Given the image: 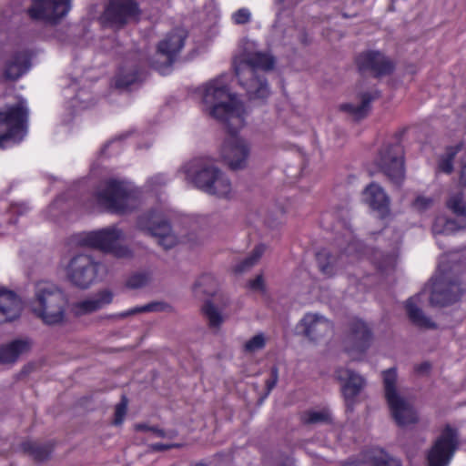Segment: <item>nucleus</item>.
<instances>
[{"mask_svg":"<svg viewBox=\"0 0 466 466\" xmlns=\"http://www.w3.org/2000/svg\"><path fill=\"white\" fill-rule=\"evenodd\" d=\"M202 102L204 111L223 123L229 132L220 148L221 157L231 169L245 168L250 156V145L235 133L245 125L246 109L238 96L230 92L228 76L221 75L207 82L202 86Z\"/></svg>","mask_w":466,"mask_h":466,"instance_id":"f257e3e1","label":"nucleus"},{"mask_svg":"<svg viewBox=\"0 0 466 466\" xmlns=\"http://www.w3.org/2000/svg\"><path fill=\"white\" fill-rule=\"evenodd\" d=\"M274 58L262 52L248 54L236 66V75L239 84L246 89L250 98H265L269 90L266 80L259 75L258 70L268 71L274 66Z\"/></svg>","mask_w":466,"mask_h":466,"instance_id":"f03ea898","label":"nucleus"},{"mask_svg":"<svg viewBox=\"0 0 466 466\" xmlns=\"http://www.w3.org/2000/svg\"><path fill=\"white\" fill-rule=\"evenodd\" d=\"M30 307L45 324L57 325L64 321L66 299L56 285L40 281L35 286V295Z\"/></svg>","mask_w":466,"mask_h":466,"instance_id":"7ed1b4c3","label":"nucleus"},{"mask_svg":"<svg viewBox=\"0 0 466 466\" xmlns=\"http://www.w3.org/2000/svg\"><path fill=\"white\" fill-rule=\"evenodd\" d=\"M183 170L186 178L207 194L218 198H228L232 191V185L228 177L213 164L195 159L187 164Z\"/></svg>","mask_w":466,"mask_h":466,"instance_id":"20e7f679","label":"nucleus"},{"mask_svg":"<svg viewBox=\"0 0 466 466\" xmlns=\"http://www.w3.org/2000/svg\"><path fill=\"white\" fill-rule=\"evenodd\" d=\"M27 121L28 108L23 98L0 109V148L19 143L26 133Z\"/></svg>","mask_w":466,"mask_h":466,"instance_id":"39448f33","label":"nucleus"},{"mask_svg":"<svg viewBox=\"0 0 466 466\" xmlns=\"http://www.w3.org/2000/svg\"><path fill=\"white\" fill-rule=\"evenodd\" d=\"M97 204L112 213H126L137 205L136 192L124 181L109 179L96 189Z\"/></svg>","mask_w":466,"mask_h":466,"instance_id":"423d86ee","label":"nucleus"},{"mask_svg":"<svg viewBox=\"0 0 466 466\" xmlns=\"http://www.w3.org/2000/svg\"><path fill=\"white\" fill-rule=\"evenodd\" d=\"M397 374L394 370L383 372L385 397L391 415L400 426L415 423L418 420L417 413L411 401L402 396L396 389Z\"/></svg>","mask_w":466,"mask_h":466,"instance_id":"0eeeda50","label":"nucleus"},{"mask_svg":"<svg viewBox=\"0 0 466 466\" xmlns=\"http://www.w3.org/2000/svg\"><path fill=\"white\" fill-rule=\"evenodd\" d=\"M123 238V232L115 226L99 230L90 231L84 235L81 243L86 247L112 253L117 258L131 257V250L119 246L118 241Z\"/></svg>","mask_w":466,"mask_h":466,"instance_id":"6e6552de","label":"nucleus"},{"mask_svg":"<svg viewBox=\"0 0 466 466\" xmlns=\"http://www.w3.org/2000/svg\"><path fill=\"white\" fill-rule=\"evenodd\" d=\"M187 37V30L181 27L175 28L168 33L158 43L156 57L150 62L151 66L162 75L167 74L175 60V56L184 47Z\"/></svg>","mask_w":466,"mask_h":466,"instance_id":"1a4fd4ad","label":"nucleus"},{"mask_svg":"<svg viewBox=\"0 0 466 466\" xmlns=\"http://www.w3.org/2000/svg\"><path fill=\"white\" fill-rule=\"evenodd\" d=\"M137 227L156 238L158 245L164 249H170L180 242V239L172 231L169 223L158 212L153 211L140 216Z\"/></svg>","mask_w":466,"mask_h":466,"instance_id":"9d476101","label":"nucleus"},{"mask_svg":"<svg viewBox=\"0 0 466 466\" xmlns=\"http://www.w3.org/2000/svg\"><path fill=\"white\" fill-rule=\"evenodd\" d=\"M139 9L134 0H108L100 17L105 26L118 30L137 20Z\"/></svg>","mask_w":466,"mask_h":466,"instance_id":"9b49d317","label":"nucleus"},{"mask_svg":"<svg viewBox=\"0 0 466 466\" xmlns=\"http://www.w3.org/2000/svg\"><path fill=\"white\" fill-rule=\"evenodd\" d=\"M376 163L394 185L400 186L404 181L403 149L399 144L384 145L379 152Z\"/></svg>","mask_w":466,"mask_h":466,"instance_id":"f8f14e48","label":"nucleus"},{"mask_svg":"<svg viewBox=\"0 0 466 466\" xmlns=\"http://www.w3.org/2000/svg\"><path fill=\"white\" fill-rule=\"evenodd\" d=\"M99 263L86 254L72 257L66 267V275L70 283L80 289H87L94 282Z\"/></svg>","mask_w":466,"mask_h":466,"instance_id":"ddd939ff","label":"nucleus"},{"mask_svg":"<svg viewBox=\"0 0 466 466\" xmlns=\"http://www.w3.org/2000/svg\"><path fill=\"white\" fill-rule=\"evenodd\" d=\"M458 444L457 431L446 426L427 453L428 466H448Z\"/></svg>","mask_w":466,"mask_h":466,"instance_id":"4468645a","label":"nucleus"},{"mask_svg":"<svg viewBox=\"0 0 466 466\" xmlns=\"http://www.w3.org/2000/svg\"><path fill=\"white\" fill-rule=\"evenodd\" d=\"M147 64V61L143 54H128L116 75V86L117 88H127L133 84L141 82L146 76L145 67Z\"/></svg>","mask_w":466,"mask_h":466,"instance_id":"2eb2a0df","label":"nucleus"},{"mask_svg":"<svg viewBox=\"0 0 466 466\" xmlns=\"http://www.w3.org/2000/svg\"><path fill=\"white\" fill-rule=\"evenodd\" d=\"M70 10V0H33L28 9L34 20L55 25L60 22Z\"/></svg>","mask_w":466,"mask_h":466,"instance_id":"dca6fc26","label":"nucleus"},{"mask_svg":"<svg viewBox=\"0 0 466 466\" xmlns=\"http://www.w3.org/2000/svg\"><path fill=\"white\" fill-rule=\"evenodd\" d=\"M447 206L458 217L459 221L438 218L432 227V231L435 234H451L458 229L466 228V204L463 194L458 192L451 195L447 201Z\"/></svg>","mask_w":466,"mask_h":466,"instance_id":"f3484780","label":"nucleus"},{"mask_svg":"<svg viewBox=\"0 0 466 466\" xmlns=\"http://www.w3.org/2000/svg\"><path fill=\"white\" fill-rule=\"evenodd\" d=\"M464 289L457 281H451L443 277H435L432 279L431 304L444 307L460 299Z\"/></svg>","mask_w":466,"mask_h":466,"instance_id":"a211bd4d","label":"nucleus"},{"mask_svg":"<svg viewBox=\"0 0 466 466\" xmlns=\"http://www.w3.org/2000/svg\"><path fill=\"white\" fill-rule=\"evenodd\" d=\"M357 67L360 72H370L375 76L390 75L394 65L381 52L367 50L360 53L355 59Z\"/></svg>","mask_w":466,"mask_h":466,"instance_id":"6ab92c4d","label":"nucleus"},{"mask_svg":"<svg viewBox=\"0 0 466 466\" xmlns=\"http://www.w3.org/2000/svg\"><path fill=\"white\" fill-rule=\"evenodd\" d=\"M338 380L344 382L342 392L348 409H351L355 398L360 393L365 385L364 379L354 371L345 368H339L335 371Z\"/></svg>","mask_w":466,"mask_h":466,"instance_id":"aec40b11","label":"nucleus"},{"mask_svg":"<svg viewBox=\"0 0 466 466\" xmlns=\"http://www.w3.org/2000/svg\"><path fill=\"white\" fill-rule=\"evenodd\" d=\"M303 334L310 340H319L332 331V323L318 313H307L300 320Z\"/></svg>","mask_w":466,"mask_h":466,"instance_id":"412c9836","label":"nucleus"},{"mask_svg":"<svg viewBox=\"0 0 466 466\" xmlns=\"http://www.w3.org/2000/svg\"><path fill=\"white\" fill-rule=\"evenodd\" d=\"M371 339V330L364 321L354 319L350 322L346 339L347 347L350 350L363 352L370 347Z\"/></svg>","mask_w":466,"mask_h":466,"instance_id":"4be33fe9","label":"nucleus"},{"mask_svg":"<svg viewBox=\"0 0 466 466\" xmlns=\"http://www.w3.org/2000/svg\"><path fill=\"white\" fill-rule=\"evenodd\" d=\"M114 293L108 289H103L89 297L77 301L73 306L76 315L90 314L104 309L113 301Z\"/></svg>","mask_w":466,"mask_h":466,"instance_id":"5701e85b","label":"nucleus"},{"mask_svg":"<svg viewBox=\"0 0 466 466\" xmlns=\"http://www.w3.org/2000/svg\"><path fill=\"white\" fill-rule=\"evenodd\" d=\"M22 310L23 303L15 292L0 289V323L18 319Z\"/></svg>","mask_w":466,"mask_h":466,"instance_id":"b1692460","label":"nucleus"},{"mask_svg":"<svg viewBox=\"0 0 466 466\" xmlns=\"http://www.w3.org/2000/svg\"><path fill=\"white\" fill-rule=\"evenodd\" d=\"M364 196L370 208L377 210L381 218L388 215L390 199L380 185L375 183L369 185L364 190Z\"/></svg>","mask_w":466,"mask_h":466,"instance_id":"393cba45","label":"nucleus"},{"mask_svg":"<svg viewBox=\"0 0 466 466\" xmlns=\"http://www.w3.org/2000/svg\"><path fill=\"white\" fill-rule=\"evenodd\" d=\"M30 67L28 54L25 51L15 53L6 63L5 76L10 80H16Z\"/></svg>","mask_w":466,"mask_h":466,"instance_id":"a878e982","label":"nucleus"},{"mask_svg":"<svg viewBox=\"0 0 466 466\" xmlns=\"http://www.w3.org/2000/svg\"><path fill=\"white\" fill-rule=\"evenodd\" d=\"M345 255L341 254L335 258L327 250H320L317 253L316 258L319 270L327 277H331L338 273L339 269L345 263Z\"/></svg>","mask_w":466,"mask_h":466,"instance_id":"bb28decb","label":"nucleus"},{"mask_svg":"<svg viewBox=\"0 0 466 466\" xmlns=\"http://www.w3.org/2000/svg\"><path fill=\"white\" fill-rule=\"evenodd\" d=\"M31 348L29 339H15L0 348V363L15 362L17 358Z\"/></svg>","mask_w":466,"mask_h":466,"instance_id":"cd10ccee","label":"nucleus"},{"mask_svg":"<svg viewBox=\"0 0 466 466\" xmlns=\"http://www.w3.org/2000/svg\"><path fill=\"white\" fill-rule=\"evenodd\" d=\"M374 99L375 96L371 95L370 93H363L360 95L359 104H342L340 106V109L342 111L349 113L355 119L360 120L364 118L368 115L370 109V103Z\"/></svg>","mask_w":466,"mask_h":466,"instance_id":"c85d7f7f","label":"nucleus"},{"mask_svg":"<svg viewBox=\"0 0 466 466\" xmlns=\"http://www.w3.org/2000/svg\"><path fill=\"white\" fill-rule=\"evenodd\" d=\"M406 310L410 319L415 325L428 329L435 327L434 323L423 314L420 309L416 306L413 298L407 300Z\"/></svg>","mask_w":466,"mask_h":466,"instance_id":"c756f323","label":"nucleus"},{"mask_svg":"<svg viewBox=\"0 0 466 466\" xmlns=\"http://www.w3.org/2000/svg\"><path fill=\"white\" fill-rule=\"evenodd\" d=\"M301 420L304 424L317 425L331 421L330 413L328 410H310L303 412Z\"/></svg>","mask_w":466,"mask_h":466,"instance_id":"7c9ffc66","label":"nucleus"},{"mask_svg":"<svg viewBox=\"0 0 466 466\" xmlns=\"http://www.w3.org/2000/svg\"><path fill=\"white\" fill-rule=\"evenodd\" d=\"M265 250L266 247L264 245L260 244L256 246L251 254L235 267V271L242 273L250 269L258 262Z\"/></svg>","mask_w":466,"mask_h":466,"instance_id":"2f4dec72","label":"nucleus"},{"mask_svg":"<svg viewBox=\"0 0 466 466\" xmlns=\"http://www.w3.org/2000/svg\"><path fill=\"white\" fill-rule=\"evenodd\" d=\"M22 448L25 452H28L36 461H45L48 458L51 448L47 445H40L34 441H25Z\"/></svg>","mask_w":466,"mask_h":466,"instance_id":"473e14b6","label":"nucleus"},{"mask_svg":"<svg viewBox=\"0 0 466 466\" xmlns=\"http://www.w3.org/2000/svg\"><path fill=\"white\" fill-rule=\"evenodd\" d=\"M367 462L373 466H400V461L382 451H372L365 455Z\"/></svg>","mask_w":466,"mask_h":466,"instance_id":"72a5a7b5","label":"nucleus"},{"mask_svg":"<svg viewBox=\"0 0 466 466\" xmlns=\"http://www.w3.org/2000/svg\"><path fill=\"white\" fill-rule=\"evenodd\" d=\"M461 148V145L447 148L446 153L440 157L438 170L446 174L451 173L453 170V159Z\"/></svg>","mask_w":466,"mask_h":466,"instance_id":"f704fd0d","label":"nucleus"},{"mask_svg":"<svg viewBox=\"0 0 466 466\" xmlns=\"http://www.w3.org/2000/svg\"><path fill=\"white\" fill-rule=\"evenodd\" d=\"M216 289V280L213 276L208 274L201 276L195 284V293L197 295H214Z\"/></svg>","mask_w":466,"mask_h":466,"instance_id":"c9c22d12","label":"nucleus"},{"mask_svg":"<svg viewBox=\"0 0 466 466\" xmlns=\"http://www.w3.org/2000/svg\"><path fill=\"white\" fill-rule=\"evenodd\" d=\"M202 311L211 328H218L224 320L219 310L210 301L204 304Z\"/></svg>","mask_w":466,"mask_h":466,"instance_id":"e433bc0d","label":"nucleus"},{"mask_svg":"<svg viewBox=\"0 0 466 466\" xmlns=\"http://www.w3.org/2000/svg\"><path fill=\"white\" fill-rule=\"evenodd\" d=\"M266 345V338L263 333H258L248 340H247L243 346V350L246 353H255L264 349Z\"/></svg>","mask_w":466,"mask_h":466,"instance_id":"4c0bfd02","label":"nucleus"},{"mask_svg":"<svg viewBox=\"0 0 466 466\" xmlns=\"http://www.w3.org/2000/svg\"><path fill=\"white\" fill-rule=\"evenodd\" d=\"M164 309V305L161 303L154 302L148 303L142 307H136L127 311L122 312L118 315L119 318L124 319L131 315H135L142 312H149V311H161Z\"/></svg>","mask_w":466,"mask_h":466,"instance_id":"58836bf2","label":"nucleus"},{"mask_svg":"<svg viewBox=\"0 0 466 466\" xmlns=\"http://www.w3.org/2000/svg\"><path fill=\"white\" fill-rule=\"evenodd\" d=\"M150 281V276L147 273H137L131 276L127 285L131 289H140L147 285Z\"/></svg>","mask_w":466,"mask_h":466,"instance_id":"ea45409f","label":"nucleus"},{"mask_svg":"<svg viewBox=\"0 0 466 466\" xmlns=\"http://www.w3.org/2000/svg\"><path fill=\"white\" fill-rule=\"evenodd\" d=\"M127 400L125 396L122 397V400L119 403L116 405L115 408V419H114V424L115 425H120L127 413Z\"/></svg>","mask_w":466,"mask_h":466,"instance_id":"a19ab883","label":"nucleus"},{"mask_svg":"<svg viewBox=\"0 0 466 466\" xmlns=\"http://www.w3.org/2000/svg\"><path fill=\"white\" fill-rule=\"evenodd\" d=\"M232 19L237 25L246 24L250 19V12L246 8H241L233 14Z\"/></svg>","mask_w":466,"mask_h":466,"instance_id":"79ce46f5","label":"nucleus"},{"mask_svg":"<svg viewBox=\"0 0 466 466\" xmlns=\"http://www.w3.org/2000/svg\"><path fill=\"white\" fill-rule=\"evenodd\" d=\"M278 380H279V369L276 366H274L271 368V370H270V378L265 381L266 390H267L266 395H268L269 392L275 388Z\"/></svg>","mask_w":466,"mask_h":466,"instance_id":"37998d69","label":"nucleus"},{"mask_svg":"<svg viewBox=\"0 0 466 466\" xmlns=\"http://www.w3.org/2000/svg\"><path fill=\"white\" fill-rule=\"evenodd\" d=\"M248 287L254 291H265V283L262 275H258L254 279L248 282Z\"/></svg>","mask_w":466,"mask_h":466,"instance_id":"c03bdc74","label":"nucleus"},{"mask_svg":"<svg viewBox=\"0 0 466 466\" xmlns=\"http://www.w3.org/2000/svg\"><path fill=\"white\" fill-rule=\"evenodd\" d=\"M167 182V177L162 174L156 175V176L150 177L148 180V184L150 185V187L152 188L166 185Z\"/></svg>","mask_w":466,"mask_h":466,"instance_id":"a18cd8bd","label":"nucleus"},{"mask_svg":"<svg viewBox=\"0 0 466 466\" xmlns=\"http://www.w3.org/2000/svg\"><path fill=\"white\" fill-rule=\"evenodd\" d=\"M182 445L178 443H172V444H163V443H154L150 445V449L154 451H162L170 450L173 448H180Z\"/></svg>","mask_w":466,"mask_h":466,"instance_id":"49530a36","label":"nucleus"},{"mask_svg":"<svg viewBox=\"0 0 466 466\" xmlns=\"http://www.w3.org/2000/svg\"><path fill=\"white\" fill-rule=\"evenodd\" d=\"M431 202V199L420 197L415 200V205L420 208H427Z\"/></svg>","mask_w":466,"mask_h":466,"instance_id":"de8ad7c7","label":"nucleus"},{"mask_svg":"<svg viewBox=\"0 0 466 466\" xmlns=\"http://www.w3.org/2000/svg\"><path fill=\"white\" fill-rule=\"evenodd\" d=\"M150 431L154 432L157 436L161 438H165L167 436L166 432L163 430L157 429L156 427L150 428Z\"/></svg>","mask_w":466,"mask_h":466,"instance_id":"09e8293b","label":"nucleus"},{"mask_svg":"<svg viewBox=\"0 0 466 466\" xmlns=\"http://www.w3.org/2000/svg\"><path fill=\"white\" fill-rule=\"evenodd\" d=\"M460 182L462 186H466V164L462 167Z\"/></svg>","mask_w":466,"mask_h":466,"instance_id":"8fccbe9b","label":"nucleus"},{"mask_svg":"<svg viewBox=\"0 0 466 466\" xmlns=\"http://www.w3.org/2000/svg\"><path fill=\"white\" fill-rule=\"evenodd\" d=\"M276 466H294L293 461L290 459H286L281 463H278Z\"/></svg>","mask_w":466,"mask_h":466,"instance_id":"3c124183","label":"nucleus"},{"mask_svg":"<svg viewBox=\"0 0 466 466\" xmlns=\"http://www.w3.org/2000/svg\"><path fill=\"white\" fill-rule=\"evenodd\" d=\"M150 428L149 426L146 425V424H137L136 426V429L137 431H150Z\"/></svg>","mask_w":466,"mask_h":466,"instance_id":"603ef678","label":"nucleus"},{"mask_svg":"<svg viewBox=\"0 0 466 466\" xmlns=\"http://www.w3.org/2000/svg\"><path fill=\"white\" fill-rule=\"evenodd\" d=\"M430 364L429 363H423L421 365H420V367L418 368V370L419 371H426L430 369Z\"/></svg>","mask_w":466,"mask_h":466,"instance_id":"864d4df0","label":"nucleus"},{"mask_svg":"<svg viewBox=\"0 0 466 466\" xmlns=\"http://www.w3.org/2000/svg\"><path fill=\"white\" fill-rule=\"evenodd\" d=\"M352 249H353V246H352V244H349V245L347 246V248H345L344 253H346V254H350V253L351 252V250H352Z\"/></svg>","mask_w":466,"mask_h":466,"instance_id":"5fc2aeb1","label":"nucleus"},{"mask_svg":"<svg viewBox=\"0 0 466 466\" xmlns=\"http://www.w3.org/2000/svg\"><path fill=\"white\" fill-rule=\"evenodd\" d=\"M343 466H360V464L356 461H350L345 463Z\"/></svg>","mask_w":466,"mask_h":466,"instance_id":"6e6d98bb","label":"nucleus"},{"mask_svg":"<svg viewBox=\"0 0 466 466\" xmlns=\"http://www.w3.org/2000/svg\"><path fill=\"white\" fill-rule=\"evenodd\" d=\"M116 141V139H114V140H111L109 143H107V144L105 146V147H104L103 151H105V150L106 149V147H109V145H111V144L115 143Z\"/></svg>","mask_w":466,"mask_h":466,"instance_id":"4d7b16f0","label":"nucleus"},{"mask_svg":"<svg viewBox=\"0 0 466 466\" xmlns=\"http://www.w3.org/2000/svg\"><path fill=\"white\" fill-rule=\"evenodd\" d=\"M19 208H20L19 206H15V207L12 208V212H14V213L15 212H18Z\"/></svg>","mask_w":466,"mask_h":466,"instance_id":"13d9d810","label":"nucleus"},{"mask_svg":"<svg viewBox=\"0 0 466 466\" xmlns=\"http://www.w3.org/2000/svg\"><path fill=\"white\" fill-rule=\"evenodd\" d=\"M278 3H283L285 0H275Z\"/></svg>","mask_w":466,"mask_h":466,"instance_id":"bf43d9fd","label":"nucleus"},{"mask_svg":"<svg viewBox=\"0 0 466 466\" xmlns=\"http://www.w3.org/2000/svg\"><path fill=\"white\" fill-rule=\"evenodd\" d=\"M27 208L25 206H23V210H26Z\"/></svg>","mask_w":466,"mask_h":466,"instance_id":"052dcab7","label":"nucleus"}]
</instances>
